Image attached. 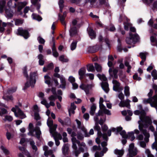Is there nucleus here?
I'll return each instance as SVG.
<instances>
[{
	"label": "nucleus",
	"instance_id": "obj_57",
	"mask_svg": "<svg viewBox=\"0 0 157 157\" xmlns=\"http://www.w3.org/2000/svg\"><path fill=\"white\" fill-rule=\"evenodd\" d=\"M13 119V117L10 116L6 115L5 116V119H4V121H11Z\"/></svg>",
	"mask_w": 157,
	"mask_h": 157
},
{
	"label": "nucleus",
	"instance_id": "obj_7",
	"mask_svg": "<svg viewBox=\"0 0 157 157\" xmlns=\"http://www.w3.org/2000/svg\"><path fill=\"white\" fill-rule=\"evenodd\" d=\"M6 3L5 0H0V10L1 12L2 13L5 9L6 12V16L7 18H9L12 17L13 12L10 10V8H7V7H5Z\"/></svg>",
	"mask_w": 157,
	"mask_h": 157
},
{
	"label": "nucleus",
	"instance_id": "obj_54",
	"mask_svg": "<svg viewBox=\"0 0 157 157\" xmlns=\"http://www.w3.org/2000/svg\"><path fill=\"white\" fill-rule=\"evenodd\" d=\"M145 153L147 155V157H154V155L151 154V151L148 149H146Z\"/></svg>",
	"mask_w": 157,
	"mask_h": 157
},
{
	"label": "nucleus",
	"instance_id": "obj_39",
	"mask_svg": "<svg viewBox=\"0 0 157 157\" xmlns=\"http://www.w3.org/2000/svg\"><path fill=\"white\" fill-rule=\"evenodd\" d=\"M96 108V105L94 104H93L91 107L90 110V114L91 115L93 116L94 115Z\"/></svg>",
	"mask_w": 157,
	"mask_h": 157
},
{
	"label": "nucleus",
	"instance_id": "obj_11",
	"mask_svg": "<svg viewBox=\"0 0 157 157\" xmlns=\"http://www.w3.org/2000/svg\"><path fill=\"white\" fill-rule=\"evenodd\" d=\"M72 147L75 150L74 154L76 157H77L80 153V151L79 150H77V147L76 144H79V141L77 140L76 138H74L72 139Z\"/></svg>",
	"mask_w": 157,
	"mask_h": 157
},
{
	"label": "nucleus",
	"instance_id": "obj_5",
	"mask_svg": "<svg viewBox=\"0 0 157 157\" xmlns=\"http://www.w3.org/2000/svg\"><path fill=\"white\" fill-rule=\"evenodd\" d=\"M57 126V125L56 124L52 128H50V133L54 139L56 145L58 146L60 144V142L58 140H61L62 136L60 134L56 132Z\"/></svg>",
	"mask_w": 157,
	"mask_h": 157
},
{
	"label": "nucleus",
	"instance_id": "obj_29",
	"mask_svg": "<svg viewBox=\"0 0 157 157\" xmlns=\"http://www.w3.org/2000/svg\"><path fill=\"white\" fill-rule=\"evenodd\" d=\"M27 4L26 2H19L17 5V11L20 12L21 9Z\"/></svg>",
	"mask_w": 157,
	"mask_h": 157
},
{
	"label": "nucleus",
	"instance_id": "obj_1",
	"mask_svg": "<svg viewBox=\"0 0 157 157\" xmlns=\"http://www.w3.org/2000/svg\"><path fill=\"white\" fill-rule=\"evenodd\" d=\"M136 115H139L140 120L138 121L139 128L145 136L144 140L147 142L149 141L150 137L149 134L144 128H147L149 127V129L152 132L154 131V128L151 125L152 121L150 117L146 116V113L144 110H136L134 112Z\"/></svg>",
	"mask_w": 157,
	"mask_h": 157
},
{
	"label": "nucleus",
	"instance_id": "obj_36",
	"mask_svg": "<svg viewBox=\"0 0 157 157\" xmlns=\"http://www.w3.org/2000/svg\"><path fill=\"white\" fill-rule=\"evenodd\" d=\"M154 21L152 19H150L148 22V24L149 25L152 27L153 28L155 29H157V24H154Z\"/></svg>",
	"mask_w": 157,
	"mask_h": 157
},
{
	"label": "nucleus",
	"instance_id": "obj_51",
	"mask_svg": "<svg viewBox=\"0 0 157 157\" xmlns=\"http://www.w3.org/2000/svg\"><path fill=\"white\" fill-rule=\"evenodd\" d=\"M59 60L63 62H67L68 61V60L67 58H65L63 55H62L59 57Z\"/></svg>",
	"mask_w": 157,
	"mask_h": 157
},
{
	"label": "nucleus",
	"instance_id": "obj_14",
	"mask_svg": "<svg viewBox=\"0 0 157 157\" xmlns=\"http://www.w3.org/2000/svg\"><path fill=\"white\" fill-rule=\"evenodd\" d=\"M113 84V89L114 90L120 92L123 89V87L120 86V83L116 80H113L112 82Z\"/></svg>",
	"mask_w": 157,
	"mask_h": 157
},
{
	"label": "nucleus",
	"instance_id": "obj_20",
	"mask_svg": "<svg viewBox=\"0 0 157 157\" xmlns=\"http://www.w3.org/2000/svg\"><path fill=\"white\" fill-rule=\"evenodd\" d=\"M75 121L76 122L78 128L80 129L83 133V132H85L86 128L81 121L78 119H76Z\"/></svg>",
	"mask_w": 157,
	"mask_h": 157
},
{
	"label": "nucleus",
	"instance_id": "obj_38",
	"mask_svg": "<svg viewBox=\"0 0 157 157\" xmlns=\"http://www.w3.org/2000/svg\"><path fill=\"white\" fill-rule=\"evenodd\" d=\"M7 23L5 22H2V21L0 20V32H2L4 30V27L7 25Z\"/></svg>",
	"mask_w": 157,
	"mask_h": 157
},
{
	"label": "nucleus",
	"instance_id": "obj_13",
	"mask_svg": "<svg viewBox=\"0 0 157 157\" xmlns=\"http://www.w3.org/2000/svg\"><path fill=\"white\" fill-rule=\"evenodd\" d=\"M103 102V98H100L99 102V107L100 108V110H102L103 111L104 113L107 114V115H110L111 114L110 111L106 109L105 106L102 104Z\"/></svg>",
	"mask_w": 157,
	"mask_h": 157
},
{
	"label": "nucleus",
	"instance_id": "obj_24",
	"mask_svg": "<svg viewBox=\"0 0 157 157\" xmlns=\"http://www.w3.org/2000/svg\"><path fill=\"white\" fill-rule=\"evenodd\" d=\"M59 78L61 83V84L60 85V87L63 89H65L66 84L65 78L63 75H61Z\"/></svg>",
	"mask_w": 157,
	"mask_h": 157
},
{
	"label": "nucleus",
	"instance_id": "obj_6",
	"mask_svg": "<svg viewBox=\"0 0 157 157\" xmlns=\"http://www.w3.org/2000/svg\"><path fill=\"white\" fill-rule=\"evenodd\" d=\"M79 19L78 18L74 19L72 21L69 30L70 35L71 36H73L77 33L78 32L77 27L79 25Z\"/></svg>",
	"mask_w": 157,
	"mask_h": 157
},
{
	"label": "nucleus",
	"instance_id": "obj_46",
	"mask_svg": "<svg viewBox=\"0 0 157 157\" xmlns=\"http://www.w3.org/2000/svg\"><path fill=\"white\" fill-rule=\"evenodd\" d=\"M124 94L126 96H129L130 95L129 88L128 86H126L124 87Z\"/></svg>",
	"mask_w": 157,
	"mask_h": 157
},
{
	"label": "nucleus",
	"instance_id": "obj_9",
	"mask_svg": "<svg viewBox=\"0 0 157 157\" xmlns=\"http://www.w3.org/2000/svg\"><path fill=\"white\" fill-rule=\"evenodd\" d=\"M11 110L14 113L15 116L16 117H19L21 119H23L26 117L23 112L17 106L13 107Z\"/></svg>",
	"mask_w": 157,
	"mask_h": 157
},
{
	"label": "nucleus",
	"instance_id": "obj_40",
	"mask_svg": "<svg viewBox=\"0 0 157 157\" xmlns=\"http://www.w3.org/2000/svg\"><path fill=\"white\" fill-rule=\"evenodd\" d=\"M0 149L2 151L3 153L6 155H9L10 153L9 150L4 146H2L0 147Z\"/></svg>",
	"mask_w": 157,
	"mask_h": 157
},
{
	"label": "nucleus",
	"instance_id": "obj_28",
	"mask_svg": "<svg viewBox=\"0 0 157 157\" xmlns=\"http://www.w3.org/2000/svg\"><path fill=\"white\" fill-rule=\"evenodd\" d=\"M86 72V70L84 68H81L78 71L79 75L80 76L79 78L81 79Z\"/></svg>",
	"mask_w": 157,
	"mask_h": 157
},
{
	"label": "nucleus",
	"instance_id": "obj_47",
	"mask_svg": "<svg viewBox=\"0 0 157 157\" xmlns=\"http://www.w3.org/2000/svg\"><path fill=\"white\" fill-rule=\"evenodd\" d=\"M87 70L88 71L92 72L94 70V65L92 64H90L87 66Z\"/></svg>",
	"mask_w": 157,
	"mask_h": 157
},
{
	"label": "nucleus",
	"instance_id": "obj_45",
	"mask_svg": "<svg viewBox=\"0 0 157 157\" xmlns=\"http://www.w3.org/2000/svg\"><path fill=\"white\" fill-rule=\"evenodd\" d=\"M3 98L6 100H13V98L11 96H8L7 94H4Z\"/></svg>",
	"mask_w": 157,
	"mask_h": 157
},
{
	"label": "nucleus",
	"instance_id": "obj_64",
	"mask_svg": "<svg viewBox=\"0 0 157 157\" xmlns=\"http://www.w3.org/2000/svg\"><path fill=\"white\" fill-rule=\"evenodd\" d=\"M6 136L8 140H9L10 139L12 138L13 137V135L11 134V133L8 132H7L6 133Z\"/></svg>",
	"mask_w": 157,
	"mask_h": 157
},
{
	"label": "nucleus",
	"instance_id": "obj_3",
	"mask_svg": "<svg viewBox=\"0 0 157 157\" xmlns=\"http://www.w3.org/2000/svg\"><path fill=\"white\" fill-rule=\"evenodd\" d=\"M122 128L121 127H119L116 128H113L111 129V130L113 132H116L117 133L120 132V135L124 138H129L131 141L133 140L135 138L134 136V133L133 132H128V135L126 134L125 131L124 130H122Z\"/></svg>",
	"mask_w": 157,
	"mask_h": 157
},
{
	"label": "nucleus",
	"instance_id": "obj_49",
	"mask_svg": "<svg viewBox=\"0 0 157 157\" xmlns=\"http://www.w3.org/2000/svg\"><path fill=\"white\" fill-rule=\"evenodd\" d=\"M151 75L153 77V79L156 80L157 79V72L156 70H154L151 72Z\"/></svg>",
	"mask_w": 157,
	"mask_h": 157
},
{
	"label": "nucleus",
	"instance_id": "obj_33",
	"mask_svg": "<svg viewBox=\"0 0 157 157\" xmlns=\"http://www.w3.org/2000/svg\"><path fill=\"white\" fill-rule=\"evenodd\" d=\"M44 78L45 83L48 84V86L50 85L51 80L50 77L48 75H47L44 76Z\"/></svg>",
	"mask_w": 157,
	"mask_h": 157
},
{
	"label": "nucleus",
	"instance_id": "obj_50",
	"mask_svg": "<svg viewBox=\"0 0 157 157\" xmlns=\"http://www.w3.org/2000/svg\"><path fill=\"white\" fill-rule=\"evenodd\" d=\"M95 67L96 71L98 72H100L101 71V67L99 64L95 63Z\"/></svg>",
	"mask_w": 157,
	"mask_h": 157
},
{
	"label": "nucleus",
	"instance_id": "obj_12",
	"mask_svg": "<svg viewBox=\"0 0 157 157\" xmlns=\"http://www.w3.org/2000/svg\"><path fill=\"white\" fill-rule=\"evenodd\" d=\"M127 21L128 22L127 23L124 22V29L125 30H127L129 28L130 29L132 26L131 24L128 22V19L124 14L121 15L119 18V21L121 22L122 21Z\"/></svg>",
	"mask_w": 157,
	"mask_h": 157
},
{
	"label": "nucleus",
	"instance_id": "obj_19",
	"mask_svg": "<svg viewBox=\"0 0 157 157\" xmlns=\"http://www.w3.org/2000/svg\"><path fill=\"white\" fill-rule=\"evenodd\" d=\"M110 75L113 78H117V73L118 72L117 68L112 69L110 68L109 70Z\"/></svg>",
	"mask_w": 157,
	"mask_h": 157
},
{
	"label": "nucleus",
	"instance_id": "obj_37",
	"mask_svg": "<svg viewBox=\"0 0 157 157\" xmlns=\"http://www.w3.org/2000/svg\"><path fill=\"white\" fill-rule=\"evenodd\" d=\"M83 133L85 137H89L90 135H93L94 133V130L93 129H91L89 132L88 133L87 132V130L86 128V132H83Z\"/></svg>",
	"mask_w": 157,
	"mask_h": 157
},
{
	"label": "nucleus",
	"instance_id": "obj_55",
	"mask_svg": "<svg viewBox=\"0 0 157 157\" xmlns=\"http://www.w3.org/2000/svg\"><path fill=\"white\" fill-rule=\"evenodd\" d=\"M41 103L42 104L44 105L47 108H49V105L48 103H47L46 100L45 99H43V100L41 101Z\"/></svg>",
	"mask_w": 157,
	"mask_h": 157
},
{
	"label": "nucleus",
	"instance_id": "obj_10",
	"mask_svg": "<svg viewBox=\"0 0 157 157\" xmlns=\"http://www.w3.org/2000/svg\"><path fill=\"white\" fill-rule=\"evenodd\" d=\"M138 39V36L137 34L130 33L129 37L126 38V43L128 44H134L137 41Z\"/></svg>",
	"mask_w": 157,
	"mask_h": 157
},
{
	"label": "nucleus",
	"instance_id": "obj_44",
	"mask_svg": "<svg viewBox=\"0 0 157 157\" xmlns=\"http://www.w3.org/2000/svg\"><path fill=\"white\" fill-rule=\"evenodd\" d=\"M68 145L67 144H64L62 148V152L63 154H65L66 153L68 150Z\"/></svg>",
	"mask_w": 157,
	"mask_h": 157
},
{
	"label": "nucleus",
	"instance_id": "obj_59",
	"mask_svg": "<svg viewBox=\"0 0 157 157\" xmlns=\"http://www.w3.org/2000/svg\"><path fill=\"white\" fill-rule=\"evenodd\" d=\"M101 150V149L100 147H97L96 146H94L93 147V151H96V152H98L99 153H100L98 151H100Z\"/></svg>",
	"mask_w": 157,
	"mask_h": 157
},
{
	"label": "nucleus",
	"instance_id": "obj_41",
	"mask_svg": "<svg viewBox=\"0 0 157 157\" xmlns=\"http://www.w3.org/2000/svg\"><path fill=\"white\" fill-rule=\"evenodd\" d=\"M64 1L63 0H59L58 2L60 8V11L61 12H62L64 6Z\"/></svg>",
	"mask_w": 157,
	"mask_h": 157
},
{
	"label": "nucleus",
	"instance_id": "obj_53",
	"mask_svg": "<svg viewBox=\"0 0 157 157\" xmlns=\"http://www.w3.org/2000/svg\"><path fill=\"white\" fill-rule=\"evenodd\" d=\"M147 54V52H141L140 54V56L142 59L145 60L146 56Z\"/></svg>",
	"mask_w": 157,
	"mask_h": 157
},
{
	"label": "nucleus",
	"instance_id": "obj_17",
	"mask_svg": "<svg viewBox=\"0 0 157 157\" xmlns=\"http://www.w3.org/2000/svg\"><path fill=\"white\" fill-rule=\"evenodd\" d=\"M128 151L129 154L132 155V156L136 155L137 154L138 152L136 148L134 147V145L133 144H130Z\"/></svg>",
	"mask_w": 157,
	"mask_h": 157
},
{
	"label": "nucleus",
	"instance_id": "obj_35",
	"mask_svg": "<svg viewBox=\"0 0 157 157\" xmlns=\"http://www.w3.org/2000/svg\"><path fill=\"white\" fill-rule=\"evenodd\" d=\"M53 65L52 63H51L49 64L46 67H44L43 68V71L44 72H46L48 70L52 69L53 68Z\"/></svg>",
	"mask_w": 157,
	"mask_h": 157
},
{
	"label": "nucleus",
	"instance_id": "obj_27",
	"mask_svg": "<svg viewBox=\"0 0 157 157\" xmlns=\"http://www.w3.org/2000/svg\"><path fill=\"white\" fill-rule=\"evenodd\" d=\"M101 86L103 90L106 93H107L108 92L109 85L107 82H102L101 83Z\"/></svg>",
	"mask_w": 157,
	"mask_h": 157
},
{
	"label": "nucleus",
	"instance_id": "obj_21",
	"mask_svg": "<svg viewBox=\"0 0 157 157\" xmlns=\"http://www.w3.org/2000/svg\"><path fill=\"white\" fill-rule=\"evenodd\" d=\"M130 101H131L128 99H127L125 101H121L119 104V106L123 107L126 106L129 109L130 108L129 103Z\"/></svg>",
	"mask_w": 157,
	"mask_h": 157
},
{
	"label": "nucleus",
	"instance_id": "obj_25",
	"mask_svg": "<svg viewBox=\"0 0 157 157\" xmlns=\"http://www.w3.org/2000/svg\"><path fill=\"white\" fill-rule=\"evenodd\" d=\"M87 30L88 34L91 39H94L96 37V35L93 29L89 28Z\"/></svg>",
	"mask_w": 157,
	"mask_h": 157
},
{
	"label": "nucleus",
	"instance_id": "obj_16",
	"mask_svg": "<svg viewBox=\"0 0 157 157\" xmlns=\"http://www.w3.org/2000/svg\"><path fill=\"white\" fill-rule=\"evenodd\" d=\"M93 86H94L92 84L86 85L84 84H82L79 87L80 88L83 90L86 94H88L89 93V91Z\"/></svg>",
	"mask_w": 157,
	"mask_h": 157
},
{
	"label": "nucleus",
	"instance_id": "obj_2",
	"mask_svg": "<svg viewBox=\"0 0 157 157\" xmlns=\"http://www.w3.org/2000/svg\"><path fill=\"white\" fill-rule=\"evenodd\" d=\"M23 73L24 75L27 77V82L25 84L24 90H25L30 86H31L32 87H34L36 82V77L37 76L36 72H34L31 73L29 77H28L27 71V67L25 66L23 69Z\"/></svg>",
	"mask_w": 157,
	"mask_h": 157
},
{
	"label": "nucleus",
	"instance_id": "obj_58",
	"mask_svg": "<svg viewBox=\"0 0 157 157\" xmlns=\"http://www.w3.org/2000/svg\"><path fill=\"white\" fill-rule=\"evenodd\" d=\"M19 150L22 151V152L24 154V155H27L28 154V152L26 151L25 148L23 147H19Z\"/></svg>",
	"mask_w": 157,
	"mask_h": 157
},
{
	"label": "nucleus",
	"instance_id": "obj_62",
	"mask_svg": "<svg viewBox=\"0 0 157 157\" xmlns=\"http://www.w3.org/2000/svg\"><path fill=\"white\" fill-rule=\"evenodd\" d=\"M56 98V95H51L48 98V99L50 101H54Z\"/></svg>",
	"mask_w": 157,
	"mask_h": 157
},
{
	"label": "nucleus",
	"instance_id": "obj_18",
	"mask_svg": "<svg viewBox=\"0 0 157 157\" xmlns=\"http://www.w3.org/2000/svg\"><path fill=\"white\" fill-rule=\"evenodd\" d=\"M66 15L67 13L66 12H64L63 15L59 13L58 15L59 19L60 20L62 24L65 26V29L66 28V24L64 20Z\"/></svg>",
	"mask_w": 157,
	"mask_h": 157
},
{
	"label": "nucleus",
	"instance_id": "obj_32",
	"mask_svg": "<svg viewBox=\"0 0 157 157\" xmlns=\"http://www.w3.org/2000/svg\"><path fill=\"white\" fill-rule=\"evenodd\" d=\"M77 42L76 40H73L70 45V49L71 50L73 51L76 49Z\"/></svg>",
	"mask_w": 157,
	"mask_h": 157
},
{
	"label": "nucleus",
	"instance_id": "obj_56",
	"mask_svg": "<svg viewBox=\"0 0 157 157\" xmlns=\"http://www.w3.org/2000/svg\"><path fill=\"white\" fill-rule=\"evenodd\" d=\"M100 2L101 4H104L106 6H108L109 4L108 3V0H100Z\"/></svg>",
	"mask_w": 157,
	"mask_h": 157
},
{
	"label": "nucleus",
	"instance_id": "obj_8",
	"mask_svg": "<svg viewBox=\"0 0 157 157\" xmlns=\"http://www.w3.org/2000/svg\"><path fill=\"white\" fill-rule=\"evenodd\" d=\"M98 123H95V125L94 127V129L98 131V137L96 138V143L98 144H99L100 142V138L102 136L104 140H107L108 139L107 135L106 134L104 133L102 135V133L100 131L101 128L98 125Z\"/></svg>",
	"mask_w": 157,
	"mask_h": 157
},
{
	"label": "nucleus",
	"instance_id": "obj_43",
	"mask_svg": "<svg viewBox=\"0 0 157 157\" xmlns=\"http://www.w3.org/2000/svg\"><path fill=\"white\" fill-rule=\"evenodd\" d=\"M71 124L70 119L68 117L66 118L64 121V126H69Z\"/></svg>",
	"mask_w": 157,
	"mask_h": 157
},
{
	"label": "nucleus",
	"instance_id": "obj_34",
	"mask_svg": "<svg viewBox=\"0 0 157 157\" xmlns=\"http://www.w3.org/2000/svg\"><path fill=\"white\" fill-rule=\"evenodd\" d=\"M114 153L117 155H118L120 156H122L124 153V151L122 150L115 149L114 151Z\"/></svg>",
	"mask_w": 157,
	"mask_h": 157
},
{
	"label": "nucleus",
	"instance_id": "obj_31",
	"mask_svg": "<svg viewBox=\"0 0 157 157\" xmlns=\"http://www.w3.org/2000/svg\"><path fill=\"white\" fill-rule=\"evenodd\" d=\"M155 141L152 144L151 147L153 149H155L157 151V133H154Z\"/></svg>",
	"mask_w": 157,
	"mask_h": 157
},
{
	"label": "nucleus",
	"instance_id": "obj_30",
	"mask_svg": "<svg viewBox=\"0 0 157 157\" xmlns=\"http://www.w3.org/2000/svg\"><path fill=\"white\" fill-rule=\"evenodd\" d=\"M53 121L52 120V119L50 117H48L47 121V124L48 126L50 128H50H52L56 124H55L54 125H53Z\"/></svg>",
	"mask_w": 157,
	"mask_h": 157
},
{
	"label": "nucleus",
	"instance_id": "obj_52",
	"mask_svg": "<svg viewBox=\"0 0 157 157\" xmlns=\"http://www.w3.org/2000/svg\"><path fill=\"white\" fill-rule=\"evenodd\" d=\"M15 22L16 25H19L22 24L23 22V21L22 20L17 19L15 20Z\"/></svg>",
	"mask_w": 157,
	"mask_h": 157
},
{
	"label": "nucleus",
	"instance_id": "obj_63",
	"mask_svg": "<svg viewBox=\"0 0 157 157\" xmlns=\"http://www.w3.org/2000/svg\"><path fill=\"white\" fill-rule=\"evenodd\" d=\"M7 113V110L4 108H0V115L2 114H4Z\"/></svg>",
	"mask_w": 157,
	"mask_h": 157
},
{
	"label": "nucleus",
	"instance_id": "obj_22",
	"mask_svg": "<svg viewBox=\"0 0 157 157\" xmlns=\"http://www.w3.org/2000/svg\"><path fill=\"white\" fill-rule=\"evenodd\" d=\"M72 3L75 4L79 6H82L85 4V2H84L82 0H70Z\"/></svg>",
	"mask_w": 157,
	"mask_h": 157
},
{
	"label": "nucleus",
	"instance_id": "obj_23",
	"mask_svg": "<svg viewBox=\"0 0 157 157\" xmlns=\"http://www.w3.org/2000/svg\"><path fill=\"white\" fill-rule=\"evenodd\" d=\"M103 113H104L103 111L99 110L98 112L96 113L95 116L94 117V120L95 123H98L99 120L98 117L101 115H102Z\"/></svg>",
	"mask_w": 157,
	"mask_h": 157
},
{
	"label": "nucleus",
	"instance_id": "obj_26",
	"mask_svg": "<svg viewBox=\"0 0 157 157\" xmlns=\"http://www.w3.org/2000/svg\"><path fill=\"white\" fill-rule=\"evenodd\" d=\"M48 147L47 146H44L43 147V149L45 151L44 155L46 156H48V155L52 154V151L51 150H48Z\"/></svg>",
	"mask_w": 157,
	"mask_h": 157
},
{
	"label": "nucleus",
	"instance_id": "obj_42",
	"mask_svg": "<svg viewBox=\"0 0 157 157\" xmlns=\"http://www.w3.org/2000/svg\"><path fill=\"white\" fill-rule=\"evenodd\" d=\"M32 17L33 19L39 21H41L42 19L41 17L36 14L33 13Z\"/></svg>",
	"mask_w": 157,
	"mask_h": 157
},
{
	"label": "nucleus",
	"instance_id": "obj_61",
	"mask_svg": "<svg viewBox=\"0 0 157 157\" xmlns=\"http://www.w3.org/2000/svg\"><path fill=\"white\" fill-rule=\"evenodd\" d=\"M30 144L33 150L35 151H36L37 150V147L36 146L34 145L35 143L33 141H31L30 142Z\"/></svg>",
	"mask_w": 157,
	"mask_h": 157
},
{
	"label": "nucleus",
	"instance_id": "obj_4",
	"mask_svg": "<svg viewBox=\"0 0 157 157\" xmlns=\"http://www.w3.org/2000/svg\"><path fill=\"white\" fill-rule=\"evenodd\" d=\"M33 128V124L30 123L29 126V132L28 133V135L32 136H35V135L36 137L39 139L41 134L40 128L37 126L34 129Z\"/></svg>",
	"mask_w": 157,
	"mask_h": 157
},
{
	"label": "nucleus",
	"instance_id": "obj_60",
	"mask_svg": "<svg viewBox=\"0 0 157 157\" xmlns=\"http://www.w3.org/2000/svg\"><path fill=\"white\" fill-rule=\"evenodd\" d=\"M37 40L39 43L40 44H44L45 42L44 40L40 36H39L38 37Z\"/></svg>",
	"mask_w": 157,
	"mask_h": 157
},
{
	"label": "nucleus",
	"instance_id": "obj_15",
	"mask_svg": "<svg viewBox=\"0 0 157 157\" xmlns=\"http://www.w3.org/2000/svg\"><path fill=\"white\" fill-rule=\"evenodd\" d=\"M17 32L18 34L23 36L25 39H27L29 36L28 31L22 28H19L17 30Z\"/></svg>",
	"mask_w": 157,
	"mask_h": 157
},
{
	"label": "nucleus",
	"instance_id": "obj_48",
	"mask_svg": "<svg viewBox=\"0 0 157 157\" xmlns=\"http://www.w3.org/2000/svg\"><path fill=\"white\" fill-rule=\"evenodd\" d=\"M97 76L99 79L101 81H105L107 80L106 78L104 75L98 74L97 75Z\"/></svg>",
	"mask_w": 157,
	"mask_h": 157
}]
</instances>
